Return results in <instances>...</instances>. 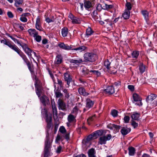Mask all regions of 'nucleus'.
I'll return each instance as SVG.
<instances>
[{
  "instance_id": "1",
  "label": "nucleus",
  "mask_w": 157,
  "mask_h": 157,
  "mask_svg": "<svg viewBox=\"0 0 157 157\" xmlns=\"http://www.w3.org/2000/svg\"><path fill=\"white\" fill-rule=\"evenodd\" d=\"M83 57L85 62L86 63H94L98 59L97 55L93 52L85 53L84 54Z\"/></svg>"
},
{
  "instance_id": "2",
  "label": "nucleus",
  "mask_w": 157,
  "mask_h": 157,
  "mask_svg": "<svg viewBox=\"0 0 157 157\" xmlns=\"http://www.w3.org/2000/svg\"><path fill=\"white\" fill-rule=\"evenodd\" d=\"M51 147V144L48 136H46V140L45 142L44 148V157H48Z\"/></svg>"
},
{
  "instance_id": "3",
  "label": "nucleus",
  "mask_w": 157,
  "mask_h": 157,
  "mask_svg": "<svg viewBox=\"0 0 157 157\" xmlns=\"http://www.w3.org/2000/svg\"><path fill=\"white\" fill-rule=\"evenodd\" d=\"M13 50L16 52L20 56L26 64L29 62L26 56L17 46L15 47Z\"/></svg>"
},
{
  "instance_id": "4",
  "label": "nucleus",
  "mask_w": 157,
  "mask_h": 157,
  "mask_svg": "<svg viewBox=\"0 0 157 157\" xmlns=\"http://www.w3.org/2000/svg\"><path fill=\"white\" fill-rule=\"evenodd\" d=\"M112 138V136L110 134H108L106 136H101L99 138L98 143L100 144H105L106 143L107 140H109Z\"/></svg>"
},
{
  "instance_id": "5",
  "label": "nucleus",
  "mask_w": 157,
  "mask_h": 157,
  "mask_svg": "<svg viewBox=\"0 0 157 157\" xmlns=\"http://www.w3.org/2000/svg\"><path fill=\"white\" fill-rule=\"evenodd\" d=\"M64 80L66 82L67 86V87L68 88L70 86V82L72 81V78L71 77L70 74L67 72L63 74Z\"/></svg>"
},
{
  "instance_id": "6",
  "label": "nucleus",
  "mask_w": 157,
  "mask_h": 157,
  "mask_svg": "<svg viewBox=\"0 0 157 157\" xmlns=\"http://www.w3.org/2000/svg\"><path fill=\"white\" fill-rule=\"evenodd\" d=\"M132 97L134 101L138 102V103H135L136 105L139 106L142 105V103L141 101L142 98L138 94L136 93H134L133 94Z\"/></svg>"
},
{
  "instance_id": "7",
  "label": "nucleus",
  "mask_w": 157,
  "mask_h": 157,
  "mask_svg": "<svg viewBox=\"0 0 157 157\" xmlns=\"http://www.w3.org/2000/svg\"><path fill=\"white\" fill-rule=\"evenodd\" d=\"M58 107L60 110L65 111L67 110L66 103L62 99H59L57 101Z\"/></svg>"
},
{
  "instance_id": "8",
  "label": "nucleus",
  "mask_w": 157,
  "mask_h": 157,
  "mask_svg": "<svg viewBox=\"0 0 157 157\" xmlns=\"http://www.w3.org/2000/svg\"><path fill=\"white\" fill-rule=\"evenodd\" d=\"M1 43L3 44L8 46L10 48H11L13 50L16 47V45L14 44H12L11 41H7L5 39L4 40H1Z\"/></svg>"
},
{
  "instance_id": "9",
  "label": "nucleus",
  "mask_w": 157,
  "mask_h": 157,
  "mask_svg": "<svg viewBox=\"0 0 157 157\" xmlns=\"http://www.w3.org/2000/svg\"><path fill=\"white\" fill-rule=\"evenodd\" d=\"M69 18L72 21L73 23L79 24L81 21L77 17H75L73 14L70 13L68 16Z\"/></svg>"
},
{
  "instance_id": "10",
  "label": "nucleus",
  "mask_w": 157,
  "mask_h": 157,
  "mask_svg": "<svg viewBox=\"0 0 157 157\" xmlns=\"http://www.w3.org/2000/svg\"><path fill=\"white\" fill-rule=\"evenodd\" d=\"M35 27L37 29L40 31H42V30L43 28L41 26L40 19L39 16L36 19Z\"/></svg>"
},
{
  "instance_id": "11",
  "label": "nucleus",
  "mask_w": 157,
  "mask_h": 157,
  "mask_svg": "<svg viewBox=\"0 0 157 157\" xmlns=\"http://www.w3.org/2000/svg\"><path fill=\"white\" fill-rule=\"evenodd\" d=\"M110 64L111 63L109 62L108 59L105 60L104 62V65L107 69L109 72L111 74H114L116 72H112L110 71V68L111 67H110Z\"/></svg>"
},
{
  "instance_id": "12",
  "label": "nucleus",
  "mask_w": 157,
  "mask_h": 157,
  "mask_svg": "<svg viewBox=\"0 0 157 157\" xmlns=\"http://www.w3.org/2000/svg\"><path fill=\"white\" fill-rule=\"evenodd\" d=\"M104 91L109 94H112L115 92L114 87L113 86H108L106 89L104 90Z\"/></svg>"
},
{
  "instance_id": "13",
  "label": "nucleus",
  "mask_w": 157,
  "mask_h": 157,
  "mask_svg": "<svg viewBox=\"0 0 157 157\" xmlns=\"http://www.w3.org/2000/svg\"><path fill=\"white\" fill-rule=\"evenodd\" d=\"M99 7H101L103 9L108 10L109 9L112 8L113 7V6L111 5H108L106 4H105L103 5L99 4L97 6V8Z\"/></svg>"
},
{
  "instance_id": "14",
  "label": "nucleus",
  "mask_w": 157,
  "mask_h": 157,
  "mask_svg": "<svg viewBox=\"0 0 157 157\" xmlns=\"http://www.w3.org/2000/svg\"><path fill=\"white\" fill-rule=\"evenodd\" d=\"M58 46L63 49L69 50L71 48V47L69 46L68 44H65L63 43H60L58 44Z\"/></svg>"
},
{
  "instance_id": "15",
  "label": "nucleus",
  "mask_w": 157,
  "mask_h": 157,
  "mask_svg": "<svg viewBox=\"0 0 157 157\" xmlns=\"http://www.w3.org/2000/svg\"><path fill=\"white\" fill-rule=\"evenodd\" d=\"M40 100L42 104L45 105L48 104L49 101L48 98L45 95L41 97L40 98Z\"/></svg>"
},
{
  "instance_id": "16",
  "label": "nucleus",
  "mask_w": 157,
  "mask_h": 157,
  "mask_svg": "<svg viewBox=\"0 0 157 157\" xmlns=\"http://www.w3.org/2000/svg\"><path fill=\"white\" fill-rule=\"evenodd\" d=\"M83 62L81 58H78L76 59H71L70 60V62L72 63L73 65H78Z\"/></svg>"
},
{
  "instance_id": "17",
  "label": "nucleus",
  "mask_w": 157,
  "mask_h": 157,
  "mask_svg": "<svg viewBox=\"0 0 157 157\" xmlns=\"http://www.w3.org/2000/svg\"><path fill=\"white\" fill-rule=\"evenodd\" d=\"M107 127L111 129H116V131H119L120 128L121 126L119 125H117L115 124H110L107 125Z\"/></svg>"
},
{
  "instance_id": "18",
  "label": "nucleus",
  "mask_w": 157,
  "mask_h": 157,
  "mask_svg": "<svg viewBox=\"0 0 157 157\" xmlns=\"http://www.w3.org/2000/svg\"><path fill=\"white\" fill-rule=\"evenodd\" d=\"M28 31L29 35L31 36L34 37H35L36 36H37L38 34V32L35 29H29Z\"/></svg>"
},
{
  "instance_id": "19",
  "label": "nucleus",
  "mask_w": 157,
  "mask_h": 157,
  "mask_svg": "<svg viewBox=\"0 0 157 157\" xmlns=\"http://www.w3.org/2000/svg\"><path fill=\"white\" fill-rule=\"evenodd\" d=\"M157 97V95L154 94H151L147 98L146 101L147 102H150L155 99Z\"/></svg>"
},
{
  "instance_id": "20",
  "label": "nucleus",
  "mask_w": 157,
  "mask_h": 157,
  "mask_svg": "<svg viewBox=\"0 0 157 157\" xmlns=\"http://www.w3.org/2000/svg\"><path fill=\"white\" fill-rule=\"evenodd\" d=\"M78 92L80 94L84 96H86L89 94L88 92H86L85 88L82 87H80L78 88Z\"/></svg>"
},
{
  "instance_id": "21",
  "label": "nucleus",
  "mask_w": 157,
  "mask_h": 157,
  "mask_svg": "<svg viewBox=\"0 0 157 157\" xmlns=\"http://www.w3.org/2000/svg\"><path fill=\"white\" fill-rule=\"evenodd\" d=\"M63 58L61 55H58L56 57L55 63L57 64L61 63L62 62Z\"/></svg>"
},
{
  "instance_id": "22",
  "label": "nucleus",
  "mask_w": 157,
  "mask_h": 157,
  "mask_svg": "<svg viewBox=\"0 0 157 157\" xmlns=\"http://www.w3.org/2000/svg\"><path fill=\"white\" fill-rule=\"evenodd\" d=\"M87 49V48L85 45L80 46L78 47L73 49L72 50L78 51L79 52H82Z\"/></svg>"
},
{
  "instance_id": "23",
  "label": "nucleus",
  "mask_w": 157,
  "mask_h": 157,
  "mask_svg": "<svg viewBox=\"0 0 157 157\" xmlns=\"http://www.w3.org/2000/svg\"><path fill=\"white\" fill-rule=\"evenodd\" d=\"M131 130L130 128H127L124 127L121 129V132L123 135L125 136L129 133Z\"/></svg>"
},
{
  "instance_id": "24",
  "label": "nucleus",
  "mask_w": 157,
  "mask_h": 157,
  "mask_svg": "<svg viewBox=\"0 0 157 157\" xmlns=\"http://www.w3.org/2000/svg\"><path fill=\"white\" fill-rule=\"evenodd\" d=\"M68 32V29L67 27H63L61 29L62 35L64 37L67 36Z\"/></svg>"
},
{
  "instance_id": "25",
  "label": "nucleus",
  "mask_w": 157,
  "mask_h": 157,
  "mask_svg": "<svg viewBox=\"0 0 157 157\" xmlns=\"http://www.w3.org/2000/svg\"><path fill=\"white\" fill-rule=\"evenodd\" d=\"M86 101V108L89 109L93 106L94 104V102L90 99L88 98L87 99Z\"/></svg>"
},
{
  "instance_id": "26",
  "label": "nucleus",
  "mask_w": 157,
  "mask_h": 157,
  "mask_svg": "<svg viewBox=\"0 0 157 157\" xmlns=\"http://www.w3.org/2000/svg\"><path fill=\"white\" fill-rule=\"evenodd\" d=\"M96 152L94 148H91L89 149L88 151V153L89 157H96L95 155Z\"/></svg>"
},
{
  "instance_id": "27",
  "label": "nucleus",
  "mask_w": 157,
  "mask_h": 157,
  "mask_svg": "<svg viewBox=\"0 0 157 157\" xmlns=\"http://www.w3.org/2000/svg\"><path fill=\"white\" fill-rule=\"evenodd\" d=\"M140 116V114L139 113L134 112L131 116L132 120L138 121L139 118Z\"/></svg>"
},
{
  "instance_id": "28",
  "label": "nucleus",
  "mask_w": 157,
  "mask_h": 157,
  "mask_svg": "<svg viewBox=\"0 0 157 157\" xmlns=\"http://www.w3.org/2000/svg\"><path fill=\"white\" fill-rule=\"evenodd\" d=\"M94 33V31L90 27H88L86 29V37H88L89 36H91Z\"/></svg>"
},
{
  "instance_id": "29",
  "label": "nucleus",
  "mask_w": 157,
  "mask_h": 157,
  "mask_svg": "<svg viewBox=\"0 0 157 157\" xmlns=\"http://www.w3.org/2000/svg\"><path fill=\"white\" fill-rule=\"evenodd\" d=\"M103 134V131L101 130H99L96 131L93 133V135L94 137L97 138L98 136H101Z\"/></svg>"
},
{
  "instance_id": "30",
  "label": "nucleus",
  "mask_w": 157,
  "mask_h": 157,
  "mask_svg": "<svg viewBox=\"0 0 157 157\" xmlns=\"http://www.w3.org/2000/svg\"><path fill=\"white\" fill-rule=\"evenodd\" d=\"M75 117L74 116L70 114L68 117L67 120L69 122H75L76 121V120L75 119Z\"/></svg>"
},
{
  "instance_id": "31",
  "label": "nucleus",
  "mask_w": 157,
  "mask_h": 157,
  "mask_svg": "<svg viewBox=\"0 0 157 157\" xmlns=\"http://www.w3.org/2000/svg\"><path fill=\"white\" fill-rule=\"evenodd\" d=\"M24 52L27 55L29 58H32L33 60H34L33 58H32V50L29 48H28L26 50H25Z\"/></svg>"
},
{
  "instance_id": "32",
  "label": "nucleus",
  "mask_w": 157,
  "mask_h": 157,
  "mask_svg": "<svg viewBox=\"0 0 157 157\" xmlns=\"http://www.w3.org/2000/svg\"><path fill=\"white\" fill-rule=\"evenodd\" d=\"M129 154L130 155L133 156L134 155L135 152V149L134 147H131L128 148Z\"/></svg>"
},
{
  "instance_id": "33",
  "label": "nucleus",
  "mask_w": 157,
  "mask_h": 157,
  "mask_svg": "<svg viewBox=\"0 0 157 157\" xmlns=\"http://www.w3.org/2000/svg\"><path fill=\"white\" fill-rule=\"evenodd\" d=\"M130 12L129 11L125 10L124 13L123 14L122 16L125 19H128L130 16Z\"/></svg>"
},
{
  "instance_id": "34",
  "label": "nucleus",
  "mask_w": 157,
  "mask_h": 157,
  "mask_svg": "<svg viewBox=\"0 0 157 157\" xmlns=\"http://www.w3.org/2000/svg\"><path fill=\"white\" fill-rule=\"evenodd\" d=\"M84 6L86 9L88 10L91 7V3L89 1H86L84 2Z\"/></svg>"
},
{
  "instance_id": "35",
  "label": "nucleus",
  "mask_w": 157,
  "mask_h": 157,
  "mask_svg": "<svg viewBox=\"0 0 157 157\" xmlns=\"http://www.w3.org/2000/svg\"><path fill=\"white\" fill-rule=\"evenodd\" d=\"M52 111L53 113V114L54 116H55L57 117V108L56 107L55 105V104H52Z\"/></svg>"
},
{
  "instance_id": "36",
  "label": "nucleus",
  "mask_w": 157,
  "mask_h": 157,
  "mask_svg": "<svg viewBox=\"0 0 157 157\" xmlns=\"http://www.w3.org/2000/svg\"><path fill=\"white\" fill-rule=\"evenodd\" d=\"M139 55V52L137 51H134L132 53V58H137Z\"/></svg>"
},
{
  "instance_id": "37",
  "label": "nucleus",
  "mask_w": 157,
  "mask_h": 157,
  "mask_svg": "<svg viewBox=\"0 0 157 157\" xmlns=\"http://www.w3.org/2000/svg\"><path fill=\"white\" fill-rule=\"evenodd\" d=\"M82 75L84 76H86L88 75L89 72H90V71L87 69L86 67H84L82 68Z\"/></svg>"
},
{
  "instance_id": "38",
  "label": "nucleus",
  "mask_w": 157,
  "mask_h": 157,
  "mask_svg": "<svg viewBox=\"0 0 157 157\" xmlns=\"http://www.w3.org/2000/svg\"><path fill=\"white\" fill-rule=\"evenodd\" d=\"M141 13L145 19L147 20L148 19V12L147 10H143L141 11Z\"/></svg>"
},
{
  "instance_id": "39",
  "label": "nucleus",
  "mask_w": 157,
  "mask_h": 157,
  "mask_svg": "<svg viewBox=\"0 0 157 157\" xmlns=\"http://www.w3.org/2000/svg\"><path fill=\"white\" fill-rule=\"evenodd\" d=\"M105 21L106 22L105 23V26H108V27H111L112 28V25H113L112 22L110 20H109L108 19H107L105 20Z\"/></svg>"
},
{
  "instance_id": "40",
  "label": "nucleus",
  "mask_w": 157,
  "mask_h": 157,
  "mask_svg": "<svg viewBox=\"0 0 157 157\" xmlns=\"http://www.w3.org/2000/svg\"><path fill=\"white\" fill-rule=\"evenodd\" d=\"M36 94L39 97L40 96L41 93V87H37L36 88Z\"/></svg>"
},
{
  "instance_id": "41",
  "label": "nucleus",
  "mask_w": 157,
  "mask_h": 157,
  "mask_svg": "<svg viewBox=\"0 0 157 157\" xmlns=\"http://www.w3.org/2000/svg\"><path fill=\"white\" fill-rule=\"evenodd\" d=\"M23 3V1L22 0H15V5L17 7L19 6L20 5H21Z\"/></svg>"
},
{
  "instance_id": "42",
  "label": "nucleus",
  "mask_w": 157,
  "mask_h": 157,
  "mask_svg": "<svg viewBox=\"0 0 157 157\" xmlns=\"http://www.w3.org/2000/svg\"><path fill=\"white\" fill-rule=\"evenodd\" d=\"M63 92L65 94V97L67 98H68L70 97V95L67 90L65 89L63 90Z\"/></svg>"
},
{
  "instance_id": "43",
  "label": "nucleus",
  "mask_w": 157,
  "mask_h": 157,
  "mask_svg": "<svg viewBox=\"0 0 157 157\" xmlns=\"http://www.w3.org/2000/svg\"><path fill=\"white\" fill-rule=\"evenodd\" d=\"M145 67L143 64H141L139 67V70L141 73H143L145 70Z\"/></svg>"
},
{
  "instance_id": "44",
  "label": "nucleus",
  "mask_w": 157,
  "mask_h": 157,
  "mask_svg": "<svg viewBox=\"0 0 157 157\" xmlns=\"http://www.w3.org/2000/svg\"><path fill=\"white\" fill-rule=\"evenodd\" d=\"M46 121H52V115L50 114L49 115L48 114L46 115Z\"/></svg>"
},
{
  "instance_id": "45",
  "label": "nucleus",
  "mask_w": 157,
  "mask_h": 157,
  "mask_svg": "<svg viewBox=\"0 0 157 157\" xmlns=\"http://www.w3.org/2000/svg\"><path fill=\"white\" fill-rule=\"evenodd\" d=\"M35 88H36L37 87H41L40 84V81L38 78H36V82L35 83Z\"/></svg>"
},
{
  "instance_id": "46",
  "label": "nucleus",
  "mask_w": 157,
  "mask_h": 157,
  "mask_svg": "<svg viewBox=\"0 0 157 157\" xmlns=\"http://www.w3.org/2000/svg\"><path fill=\"white\" fill-rule=\"evenodd\" d=\"M118 112L115 109H113L111 112V114L114 117H116L117 116L118 114Z\"/></svg>"
},
{
  "instance_id": "47",
  "label": "nucleus",
  "mask_w": 157,
  "mask_h": 157,
  "mask_svg": "<svg viewBox=\"0 0 157 157\" xmlns=\"http://www.w3.org/2000/svg\"><path fill=\"white\" fill-rule=\"evenodd\" d=\"M90 72H92L94 75H97L99 76L101 75V73L100 72L96 70H90Z\"/></svg>"
},
{
  "instance_id": "48",
  "label": "nucleus",
  "mask_w": 157,
  "mask_h": 157,
  "mask_svg": "<svg viewBox=\"0 0 157 157\" xmlns=\"http://www.w3.org/2000/svg\"><path fill=\"white\" fill-rule=\"evenodd\" d=\"M20 45L22 47L24 51H25V50H26V49L29 48L28 47V45L25 44L21 43V44H20Z\"/></svg>"
},
{
  "instance_id": "49",
  "label": "nucleus",
  "mask_w": 157,
  "mask_h": 157,
  "mask_svg": "<svg viewBox=\"0 0 157 157\" xmlns=\"http://www.w3.org/2000/svg\"><path fill=\"white\" fill-rule=\"evenodd\" d=\"M26 64L28 67L31 73H34V70L31 67V64L30 62L26 63Z\"/></svg>"
},
{
  "instance_id": "50",
  "label": "nucleus",
  "mask_w": 157,
  "mask_h": 157,
  "mask_svg": "<svg viewBox=\"0 0 157 157\" xmlns=\"http://www.w3.org/2000/svg\"><path fill=\"white\" fill-rule=\"evenodd\" d=\"M59 131L62 133H64L66 132V130L64 127L63 126H61L59 129Z\"/></svg>"
},
{
  "instance_id": "51",
  "label": "nucleus",
  "mask_w": 157,
  "mask_h": 157,
  "mask_svg": "<svg viewBox=\"0 0 157 157\" xmlns=\"http://www.w3.org/2000/svg\"><path fill=\"white\" fill-rule=\"evenodd\" d=\"M126 6L127 7V10L129 11L130 10L132 9V6L130 2H127L126 5Z\"/></svg>"
},
{
  "instance_id": "52",
  "label": "nucleus",
  "mask_w": 157,
  "mask_h": 157,
  "mask_svg": "<svg viewBox=\"0 0 157 157\" xmlns=\"http://www.w3.org/2000/svg\"><path fill=\"white\" fill-rule=\"evenodd\" d=\"M131 124L134 128H137L138 126V123L136 122L134 120H132V121Z\"/></svg>"
},
{
  "instance_id": "53",
  "label": "nucleus",
  "mask_w": 157,
  "mask_h": 157,
  "mask_svg": "<svg viewBox=\"0 0 157 157\" xmlns=\"http://www.w3.org/2000/svg\"><path fill=\"white\" fill-rule=\"evenodd\" d=\"M34 37L35 38V39L38 42H40L41 40V36H40L38 35Z\"/></svg>"
},
{
  "instance_id": "54",
  "label": "nucleus",
  "mask_w": 157,
  "mask_h": 157,
  "mask_svg": "<svg viewBox=\"0 0 157 157\" xmlns=\"http://www.w3.org/2000/svg\"><path fill=\"white\" fill-rule=\"evenodd\" d=\"M55 95L57 98H61L63 96V94L60 92H56Z\"/></svg>"
},
{
  "instance_id": "55",
  "label": "nucleus",
  "mask_w": 157,
  "mask_h": 157,
  "mask_svg": "<svg viewBox=\"0 0 157 157\" xmlns=\"http://www.w3.org/2000/svg\"><path fill=\"white\" fill-rule=\"evenodd\" d=\"M96 118L95 115H94L90 117L88 119L87 121H94Z\"/></svg>"
},
{
  "instance_id": "56",
  "label": "nucleus",
  "mask_w": 157,
  "mask_h": 157,
  "mask_svg": "<svg viewBox=\"0 0 157 157\" xmlns=\"http://www.w3.org/2000/svg\"><path fill=\"white\" fill-rule=\"evenodd\" d=\"M78 109L77 106H75L73 109L72 113L75 114V115L76 114L77 112L78 111Z\"/></svg>"
},
{
  "instance_id": "57",
  "label": "nucleus",
  "mask_w": 157,
  "mask_h": 157,
  "mask_svg": "<svg viewBox=\"0 0 157 157\" xmlns=\"http://www.w3.org/2000/svg\"><path fill=\"white\" fill-rule=\"evenodd\" d=\"M130 118L128 116H125L124 117V120L125 123H128L129 121Z\"/></svg>"
},
{
  "instance_id": "58",
  "label": "nucleus",
  "mask_w": 157,
  "mask_h": 157,
  "mask_svg": "<svg viewBox=\"0 0 157 157\" xmlns=\"http://www.w3.org/2000/svg\"><path fill=\"white\" fill-rule=\"evenodd\" d=\"M20 20L22 22H25L27 21V18L25 17L21 16L20 18Z\"/></svg>"
},
{
  "instance_id": "59",
  "label": "nucleus",
  "mask_w": 157,
  "mask_h": 157,
  "mask_svg": "<svg viewBox=\"0 0 157 157\" xmlns=\"http://www.w3.org/2000/svg\"><path fill=\"white\" fill-rule=\"evenodd\" d=\"M62 149V147L61 146H59L57 148V149L56 150V152L57 153H60L61 152V150Z\"/></svg>"
},
{
  "instance_id": "60",
  "label": "nucleus",
  "mask_w": 157,
  "mask_h": 157,
  "mask_svg": "<svg viewBox=\"0 0 157 157\" xmlns=\"http://www.w3.org/2000/svg\"><path fill=\"white\" fill-rule=\"evenodd\" d=\"M7 15L9 18H12L13 17V14L10 11L8 12L7 13Z\"/></svg>"
},
{
  "instance_id": "61",
  "label": "nucleus",
  "mask_w": 157,
  "mask_h": 157,
  "mask_svg": "<svg viewBox=\"0 0 157 157\" xmlns=\"http://www.w3.org/2000/svg\"><path fill=\"white\" fill-rule=\"evenodd\" d=\"M57 82L58 84L60 86V87H62L63 86V84L61 80H59V79H58Z\"/></svg>"
},
{
  "instance_id": "62",
  "label": "nucleus",
  "mask_w": 157,
  "mask_h": 157,
  "mask_svg": "<svg viewBox=\"0 0 157 157\" xmlns=\"http://www.w3.org/2000/svg\"><path fill=\"white\" fill-rule=\"evenodd\" d=\"M41 113L45 115V116L48 114L47 110L45 108H44V109L42 110Z\"/></svg>"
},
{
  "instance_id": "63",
  "label": "nucleus",
  "mask_w": 157,
  "mask_h": 157,
  "mask_svg": "<svg viewBox=\"0 0 157 157\" xmlns=\"http://www.w3.org/2000/svg\"><path fill=\"white\" fill-rule=\"evenodd\" d=\"M45 21H46L48 23H50L51 22H52L54 21V19H52L49 18V17H47L46 18Z\"/></svg>"
},
{
  "instance_id": "64",
  "label": "nucleus",
  "mask_w": 157,
  "mask_h": 157,
  "mask_svg": "<svg viewBox=\"0 0 157 157\" xmlns=\"http://www.w3.org/2000/svg\"><path fill=\"white\" fill-rule=\"evenodd\" d=\"M64 138L67 141H68L70 139L69 137V133H66L65 136H64Z\"/></svg>"
}]
</instances>
